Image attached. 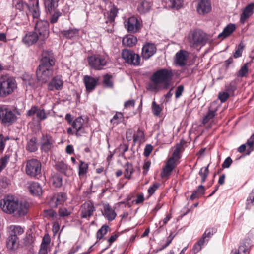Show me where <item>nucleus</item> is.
Listing matches in <instances>:
<instances>
[{
  "mask_svg": "<svg viewBox=\"0 0 254 254\" xmlns=\"http://www.w3.org/2000/svg\"><path fill=\"white\" fill-rule=\"evenodd\" d=\"M55 63V58L52 51H44L42 54V58L39 66L53 68Z\"/></svg>",
  "mask_w": 254,
  "mask_h": 254,
  "instance_id": "11",
  "label": "nucleus"
},
{
  "mask_svg": "<svg viewBox=\"0 0 254 254\" xmlns=\"http://www.w3.org/2000/svg\"><path fill=\"white\" fill-rule=\"evenodd\" d=\"M151 3L146 0H143L138 4L137 9L141 14H144L148 12L151 8Z\"/></svg>",
  "mask_w": 254,
  "mask_h": 254,
  "instance_id": "36",
  "label": "nucleus"
},
{
  "mask_svg": "<svg viewBox=\"0 0 254 254\" xmlns=\"http://www.w3.org/2000/svg\"><path fill=\"white\" fill-rule=\"evenodd\" d=\"M172 76L171 70L166 69L157 70L150 77L148 89L152 92H157L163 89H167L169 86L168 82Z\"/></svg>",
  "mask_w": 254,
  "mask_h": 254,
  "instance_id": "2",
  "label": "nucleus"
},
{
  "mask_svg": "<svg viewBox=\"0 0 254 254\" xmlns=\"http://www.w3.org/2000/svg\"><path fill=\"white\" fill-rule=\"evenodd\" d=\"M254 9V3H250L244 8L240 17V21L242 23H244L246 20L253 14Z\"/></svg>",
  "mask_w": 254,
  "mask_h": 254,
  "instance_id": "22",
  "label": "nucleus"
},
{
  "mask_svg": "<svg viewBox=\"0 0 254 254\" xmlns=\"http://www.w3.org/2000/svg\"><path fill=\"white\" fill-rule=\"evenodd\" d=\"M156 52V47L155 44L147 43L144 44L142 49V56L143 59H148Z\"/></svg>",
  "mask_w": 254,
  "mask_h": 254,
  "instance_id": "17",
  "label": "nucleus"
},
{
  "mask_svg": "<svg viewBox=\"0 0 254 254\" xmlns=\"http://www.w3.org/2000/svg\"><path fill=\"white\" fill-rule=\"evenodd\" d=\"M30 193L33 195L40 196L42 193L41 185L37 182H32L29 187Z\"/></svg>",
  "mask_w": 254,
  "mask_h": 254,
  "instance_id": "30",
  "label": "nucleus"
},
{
  "mask_svg": "<svg viewBox=\"0 0 254 254\" xmlns=\"http://www.w3.org/2000/svg\"><path fill=\"white\" fill-rule=\"evenodd\" d=\"M89 65L95 70H101L109 62L108 56L105 54H94L88 57Z\"/></svg>",
  "mask_w": 254,
  "mask_h": 254,
  "instance_id": "4",
  "label": "nucleus"
},
{
  "mask_svg": "<svg viewBox=\"0 0 254 254\" xmlns=\"http://www.w3.org/2000/svg\"><path fill=\"white\" fill-rule=\"evenodd\" d=\"M51 15V17L49 19L50 22L51 24H54L57 22L58 18L61 16L62 13L57 9L54 10L52 12H48Z\"/></svg>",
  "mask_w": 254,
  "mask_h": 254,
  "instance_id": "46",
  "label": "nucleus"
},
{
  "mask_svg": "<svg viewBox=\"0 0 254 254\" xmlns=\"http://www.w3.org/2000/svg\"><path fill=\"white\" fill-rule=\"evenodd\" d=\"M235 29L236 27L234 24H228L224 28L223 31L218 35V38L221 39H224L230 35Z\"/></svg>",
  "mask_w": 254,
  "mask_h": 254,
  "instance_id": "29",
  "label": "nucleus"
},
{
  "mask_svg": "<svg viewBox=\"0 0 254 254\" xmlns=\"http://www.w3.org/2000/svg\"><path fill=\"white\" fill-rule=\"evenodd\" d=\"M137 42V39L133 35H129L125 37L122 40V44L125 46L133 47Z\"/></svg>",
  "mask_w": 254,
  "mask_h": 254,
  "instance_id": "32",
  "label": "nucleus"
},
{
  "mask_svg": "<svg viewBox=\"0 0 254 254\" xmlns=\"http://www.w3.org/2000/svg\"><path fill=\"white\" fill-rule=\"evenodd\" d=\"M248 63L245 64L239 70L237 76L239 77H243L246 76L248 72Z\"/></svg>",
  "mask_w": 254,
  "mask_h": 254,
  "instance_id": "56",
  "label": "nucleus"
},
{
  "mask_svg": "<svg viewBox=\"0 0 254 254\" xmlns=\"http://www.w3.org/2000/svg\"><path fill=\"white\" fill-rule=\"evenodd\" d=\"M244 46L241 44H240L238 47L236 48L233 56L235 58H237L242 56V49Z\"/></svg>",
  "mask_w": 254,
  "mask_h": 254,
  "instance_id": "64",
  "label": "nucleus"
},
{
  "mask_svg": "<svg viewBox=\"0 0 254 254\" xmlns=\"http://www.w3.org/2000/svg\"><path fill=\"white\" fill-rule=\"evenodd\" d=\"M124 118L123 115L121 112H117L111 119L110 122L113 124L117 125L121 123Z\"/></svg>",
  "mask_w": 254,
  "mask_h": 254,
  "instance_id": "51",
  "label": "nucleus"
},
{
  "mask_svg": "<svg viewBox=\"0 0 254 254\" xmlns=\"http://www.w3.org/2000/svg\"><path fill=\"white\" fill-rule=\"evenodd\" d=\"M84 123V120L82 117L77 118L71 123L72 127L75 130V134L77 136L79 135V131L83 128Z\"/></svg>",
  "mask_w": 254,
  "mask_h": 254,
  "instance_id": "27",
  "label": "nucleus"
},
{
  "mask_svg": "<svg viewBox=\"0 0 254 254\" xmlns=\"http://www.w3.org/2000/svg\"><path fill=\"white\" fill-rule=\"evenodd\" d=\"M34 115H36V117L39 120L42 121L47 119L48 113L44 109L34 106L27 111V115L28 116H32Z\"/></svg>",
  "mask_w": 254,
  "mask_h": 254,
  "instance_id": "14",
  "label": "nucleus"
},
{
  "mask_svg": "<svg viewBox=\"0 0 254 254\" xmlns=\"http://www.w3.org/2000/svg\"><path fill=\"white\" fill-rule=\"evenodd\" d=\"M35 31L40 37V41L43 42L49 37V24L47 21L37 20L35 26Z\"/></svg>",
  "mask_w": 254,
  "mask_h": 254,
  "instance_id": "6",
  "label": "nucleus"
},
{
  "mask_svg": "<svg viewBox=\"0 0 254 254\" xmlns=\"http://www.w3.org/2000/svg\"><path fill=\"white\" fill-rule=\"evenodd\" d=\"M2 210L15 217L24 216L28 212V204L26 202H19L13 196H7L0 200Z\"/></svg>",
  "mask_w": 254,
  "mask_h": 254,
  "instance_id": "1",
  "label": "nucleus"
},
{
  "mask_svg": "<svg viewBox=\"0 0 254 254\" xmlns=\"http://www.w3.org/2000/svg\"><path fill=\"white\" fill-rule=\"evenodd\" d=\"M133 137L134 143L138 142L140 143L144 141L145 135L143 131L139 128L136 133L133 134Z\"/></svg>",
  "mask_w": 254,
  "mask_h": 254,
  "instance_id": "45",
  "label": "nucleus"
},
{
  "mask_svg": "<svg viewBox=\"0 0 254 254\" xmlns=\"http://www.w3.org/2000/svg\"><path fill=\"white\" fill-rule=\"evenodd\" d=\"M196 10L200 15H204L211 10V2L208 0H198Z\"/></svg>",
  "mask_w": 254,
  "mask_h": 254,
  "instance_id": "16",
  "label": "nucleus"
},
{
  "mask_svg": "<svg viewBox=\"0 0 254 254\" xmlns=\"http://www.w3.org/2000/svg\"><path fill=\"white\" fill-rule=\"evenodd\" d=\"M64 83L61 78L58 76L54 77L48 85L49 90H61L63 87Z\"/></svg>",
  "mask_w": 254,
  "mask_h": 254,
  "instance_id": "20",
  "label": "nucleus"
},
{
  "mask_svg": "<svg viewBox=\"0 0 254 254\" xmlns=\"http://www.w3.org/2000/svg\"><path fill=\"white\" fill-rule=\"evenodd\" d=\"M183 0H169V6L176 9H180L183 5Z\"/></svg>",
  "mask_w": 254,
  "mask_h": 254,
  "instance_id": "48",
  "label": "nucleus"
},
{
  "mask_svg": "<svg viewBox=\"0 0 254 254\" xmlns=\"http://www.w3.org/2000/svg\"><path fill=\"white\" fill-rule=\"evenodd\" d=\"M40 41V37L35 31H30L26 33L22 39L23 42L27 46H30Z\"/></svg>",
  "mask_w": 254,
  "mask_h": 254,
  "instance_id": "18",
  "label": "nucleus"
},
{
  "mask_svg": "<svg viewBox=\"0 0 254 254\" xmlns=\"http://www.w3.org/2000/svg\"><path fill=\"white\" fill-rule=\"evenodd\" d=\"M209 165L206 167H202L200 169L199 172V175L201 177V183H203L208 175L209 174V170H208Z\"/></svg>",
  "mask_w": 254,
  "mask_h": 254,
  "instance_id": "50",
  "label": "nucleus"
},
{
  "mask_svg": "<svg viewBox=\"0 0 254 254\" xmlns=\"http://www.w3.org/2000/svg\"><path fill=\"white\" fill-rule=\"evenodd\" d=\"M102 215L109 221H112L116 216V213L109 204H105L102 212Z\"/></svg>",
  "mask_w": 254,
  "mask_h": 254,
  "instance_id": "24",
  "label": "nucleus"
},
{
  "mask_svg": "<svg viewBox=\"0 0 254 254\" xmlns=\"http://www.w3.org/2000/svg\"><path fill=\"white\" fill-rule=\"evenodd\" d=\"M205 191L204 187L201 185H199L197 189L194 190L192 193V194L190 196V199L191 200H193L195 198L199 197L200 196L203 195Z\"/></svg>",
  "mask_w": 254,
  "mask_h": 254,
  "instance_id": "40",
  "label": "nucleus"
},
{
  "mask_svg": "<svg viewBox=\"0 0 254 254\" xmlns=\"http://www.w3.org/2000/svg\"><path fill=\"white\" fill-rule=\"evenodd\" d=\"M152 110L153 114L156 116L159 115L162 110L160 105L157 104L155 101H153L152 103Z\"/></svg>",
  "mask_w": 254,
  "mask_h": 254,
  "instance_id": "55",
  "label": "nucleus"
},
{
  "mask_svg": "<svg viewBox=\"0 0 254 254\" xmlns=\"http://www.w3.org/2000/svg\"><path fill=\"white\" fill-rule=\"evenodd\" d=\"M125 26L128 32L135 33L140 28V24L138 19L134 16L128 19Z\"/></svg>",
  "mask_w": 254,
  "mask_h": 254,
  "instance_id": "15",
  "label": "nucleus"
},
{
  "mask_svg": "<svg viewBox=\"0 0 254 254\" xmlns=\"http://www.w3.org/2000/svg\"><path fill=\"white\" fill-rule=\"evenodd\" d=\"M16 117L10 109L4 106H0V120L3 123H11L16 120Z\"/></svg>",
  "mask_w": 254,
  "mask_h": 254,
  "instance_id": "12",
  "label": "nucleus"
},
{
  "mask_svg": "<svg viewBox=\"0 0 254 254\" xmlns=\"http://www.w3.org/2000/svg\"><path fill=\"white\" fill-rule=\"evenodd\" d=\"M25 172L28 175L32 177H36L41 172L40 161L36 159H31L27 160L26 163Z\"/></svg>",
  "mask_w": 254,
  "mask_h": 254,
  "instance_id": "5",
  "label": "nucleus"
},
{
  "mask_svg": "<svg viewBox=\"0 0 254 254\" xmlns=\"http://www.w3.org/2000/svg\"><path fill=\"white\" fill-rule=\"evenodd\" d=\"M30 14L32 16L34 19H38L40 16V10L39 7L38 1L36 2L35 4H33L32 6H28Z\"/></svg>",
  "mask_w": 254,
  "mask_h": 254,
  "instance_id": "35",
  "label": "nucleus"
},
{
  "mask_svg": "<svg viewBox=\"0 0 254 254\" xmlns=\"http://www.w3.org/2000/svg\"><path fill=\"white\" fill-rule=\"evenodd\" d=\"M205 244V243L203 242V241L199 239V240L197 241L196 243L195 244L193 247V251L194 253H196L198 252L200 250H201L202 247Z\"/></svg>",
  "mask_w": 254,
  "mask_h": 254,
  "instance_id": "59",
  "label": "nucleus"
},
{
  "mask_svg": "<svg viewBox=\"0 0 254 254\" xmlns=\"http://www.w3.org/2000/svg\"><path fill=\"white\" fill-rule=\"evenodd\" d=\"M52 200L55 201V206H57L65 201L66 195L63 192L58 193L56 196H54Z\"/></svg>",
  "mask_w": 254,
  "mask_h": 254,
  "instance_id": "42",
  "label": "nucleus"
},
{
  "mask_svg": "<svg viewBox=\"0 0 254 254\" xmlns=\"http://www.w3.org/2000/svg\"><path fill=\"white\" fill-rule=\"evenodd\" d=\"M98 79L86 75L84 77V82L88 91L93 90L96 86Z\"/></svg>",
  "mask_w": 254,
  "mask_h": 254,
  "instance_id": "25",
  "label": "nucleus"
},
{
  "mask_svg": "<svg viewBox=\"0 0 254 254\" xmlns=\"http://www.w3.org/2000/svg\"><path fill=\"white\" fill-rule=\"evenodd\" d=\"M230 95L226 91L220 92L218 94V98L222 103L225 102L229 97Z\"/></svg>",
  "mask_w": 254,
  "mask_h": 254,
  "instance_id": "61",
  "label": "nucleus"
},
{
  "mask_svg": "<svg viewBox=\"0 0 254 254\" xmlns=\"http://www.w3.org/2000/svg\"><path fill=\"white\" fill-rule=\"evenodd\" d=\"M95 210L92 202L90 201L85 202L81 206L79 210L81 218H87L90 217L93 215Z\"/></svg>",
  "mask_w": 254,
  "mask_h": 254,
  "instance_id": "13",
  "label": "nucleus"
},
{
  "mask_svg": "<svg viewBox=\"0 0 254 254\" xmlns=\"http://www.w3.org/2000/svg\"><path fill=\"white\" fill-rule=\"evenodd\" d=\"M117 9L114 6H112L110 10L104 14L107 23H113L114 21L115 18L117 14Z\"/></svg>",
  "mask_w": 254,
  "mask_h": 254,
  "instance_id": "31",
  "label": "nucleus"
},
{
  "mask_svg": "<svg viewBox=\"0 0 254 254\" xmlns=\"http://www.w3.org/2000/svg\"><path fill=\"white\" fill-rule=\"evenodd\" d=\"M50 243H51L50 236L48 234H45L43 238L42 242L41 244V246H44L45 247L48 248V246L50 244Z\"/></svg>",
  "mask_w": 254,
  "mask_h": 254,
  "instance_id": "60",
  "label": "nucleus"
},
{
  "mask_svg": "<svg viewBox=\"0 0 254 254\" xmlns=\"http://www.w3.org/2000/svg\"><path fill=\"white\" fill-rule=\"evenodd\" d=\"M188 40L191 47H197L205 40V34L200 30L191 31L189 34Z\"/></svg>",
  "mask_w": 254,
  "mask_h": 254,
  "instance_id": "7",
  "label": "nucleus"
},
{
  "mask_svg": "<svg viewBox=\"0 0 254 254\" xmlns=\"http://www.w3.org/2000/svg\"><path fill=\"white\" fill-rule=\"evenodd\" d=\"M88 165L87 163L82 161H79L78 166V175L80 178H83L87 173Z\"/></svg>",
  "mask_w": 254,
  "mask_h": 254,
  "instance_id": "37",
  "label": "nucleus"
},
{
  "mask_svg": "<svg viewBox=\"0 0 254 254\" xmlns=\"http://www.w3.org/2000/svg\"><path fill=\"white\" fill-rule=\"evenodd\" d=\"M13 4L16 9L21 11L24 10L26 8L28 7L27 4L24 3L22 0H13Z\"/></svg>",
  "mask_w": 254,
  "mask_h": 254,
  "instance_id": "49",
  "label": "nucleus"
},
{
  "mask_svg": "<svg viewBox=\"0 0 254 254\" xmlns=\"http://www.w3.org/2000/svg\"><path fill=\"white\" fill-rule=\"evenodd\" d=\"M55 169L65 176H69L72 174V169L63 161L58 162L55 164Z\"/></svg>",
  "mask_w": 254,
  "mask_h": 254,
  "instance_id": "19",
  "label": "nucleus"
},
{
  "mask_svg": "<svg viewBox=\"0 0 254 254\" xmlns=\"http://www.w3.org/2000/svg\"><path fill=\"white\" fill-rule=\"evenodd\" d=\"M216 232L217 229L214 227L207 228L206 229L200 239L205 243H207Z\"/></svg>",
  "mask_w": 254,
  "mask_h": 254,
  "instance_id": "34",
  "label": "nucleus"
},
{
  "mask_svg": "<svg viewBox=\"0 0 254 254\" xmlns=\"http://www.w3.org/2000/svg\"><path fill=\"white\" fill-rule=\"evenodd\" d=\"M236 85L233 82H231L229 84L225 86V91L230 95L234 94V92L236 90Z\"/></svg>",
  "mask_w": 254,
  "mask_h": 254,
  "instance_id": "58",
  "label": "nucleus"
},
{
  "mask_svg": "<svg viewBox=\"0 0 254 254\" xmlns=\"http://www.w3.org/2000/svg\"><path fill=\"white\" fill-rule=\"evenodd\" d=\"M188 56V52L185 50H180L176 54L175 61L180 66H183L186 64Z\"/></svg>",
  "mask_w": 254,
  "mask_h": 254,
  "instance_id": "21",
  "label": "nucleus"
},
{
  "mask_svg": "<svg viewBox=\"0 0 254 254\" xmlns=\"http://www.w3.org/2000/svg\"><path fill=\"white\" fill-rule=\"evenodd\" d=\"M9 159L10 155L8 154H5L4 157L0 159V172L6 166Z\"/></svg>",
  "mask_w": 254,
  "mask_h": 254,
  "instance_id": "53",
  "label": "nucleus"
},
{
  "mask_svg": "<svg viewBox=\"0 0 254 254\" xmlns=\"http://www.w3.org/2000/svg\"><path fill=\"white\" fill-rule=\"evenodd\" d=\"M109 229V227L108 226H102L101 228L97 232V238L98 239H102L103 237V236L107 234Z\"/></svg>",
  "mask_w": 254,
  "mask_h": 254,
  "instance_id": "52",
  "label": "nucleus"
},
{
  "mask_svg": "<svg viewBox=\"0 0 254 254\" xmlns=\"http://www.w3.org/2000/svg\"><path fill=\"white\" fill-rule=\"evenodd\" d=\"M254 144V141L252 140H251L250 138L248 139L246 144V146H248L249 147L247 149V155H249L250 153L254 150V147H253V145Z\"/></svg>",
  "mask_w": 254,
  "mask_h": 254,
  "instance_id": "62",
  "label": "nucleus"
},
{
  "mask_svg": "<svg viewBox=\"0 0 254 254\" xmlns=\"http://www.w3.org/2000/svg\"><path fill=\"white\" fill-rule=\"evenodd\" d=\"M50 182L56 187H60L62 185V178L58 174H54L50 178Z\"/></svg>",
  "mask_w": 254,
  "mask_h": 254,
  "instance_id": "44",
  "label": "nucleus"
},
{
  "mask_svg": "<svg viewBox=\"0 0 254 254\" xmlns=\"http://www.w3.org/2000/svg\"><path fill=\"white\" fill-rule=\"evenodd\" d=\"M26 149L30 152H35L38 149L36 137H32L28 141Z\"/></svg>",
  "mask_w": 254,
  "mask_h": 254,
  "instance_id": "39",
  "label": "nucleus"
},
{
  "mask_svg": "<svg viewBox=\"0 0 254 254\" xmlns=\"http://www.w3.org/2000/svg\"><path fill=\"white\" fill-rule=\"evenodd\" d=\"M112 76L106 74L104 76L103 84L105 87L108 88H112L113 83L112 80Z\"/></svg>",
  "mask_w": 254,
  "mask_h": 254,
  "instance_id": "54",
  "label": "nucleus"
},
{
  "mask_svg": "<svg viewBox=\"0 0 254 254\" xmlns=\"http://www.w3.org/2000/svg\"><path fill=\"white\" fill-rule=\"evenodd\" d=\"M122 58L128 64L137 66L140 64V58L139 55L128 49H124L122 52Z\"/></svg>",
  "mask_w": 254,
  "mask_h": 254,
  "instance_id": "9",
  "label": "nucleus"
},
{
  "mask_svg": "<svg viewBox=\"0 0 254 254\" xmlns=\"http://www.w3.org/2000/svg\"><path fill=\"white\" fill-rule=\"evenodd\" d=\"M175 167L173 158H169L161 173V177L163 178L169 176Z\"/></svg>",
  "mask_w": 254,
  "mask_h": 254,
  "instance_id": "23",
  "label": "nucleus"
},
{
  "mask_svg": "<svg viewBox=\"0 0 254 254\" xmlns=\"http://www.w3.org/2000/svg\"><path fill=\"white\" fill-rule=\"evenodd\" d=\"M216 111V109L215 110H209L206 115L203 118L202 121L203 124H206L212 120L215 117Z\"/></svg>",
  "mask_w": 254,
  "mask_h": 254,
  "instance_id": "47",
  "label": "nucleus"
},
{
  "mask_svg": "<svg viewBox=\"0 0 254 254\" xmlns=\"http://www.w3.org/2000/svg\"><path fill=\"white\" fill-rule=\"evenodd\" d=\"M16 88L17 83L13 77L8 75H2L0 77V97H7Z\"/></svg>",
  "mask_w": 254,
  "mask_h": 254,
  "instance_id": "3",
  "label": "nucleus"
},
{
  "mask_svg": "<svg viewBox=\"0 0 254 254\" xmlns=\"http://www.w3.org/2000/svg\"><path fill=\"white\" fill-rule=\"evenodd\" d=\"M54 73L53 68L38 66L36 70L37 79L41 83H46Z\"/></svg>",
  "mask_w": 254,
  "mask_h": 254,
  "instance_id": "10",
  "label": "nucleus"
},
{
  "mask_svg": "<svg viewBox=\"0 0 254 254\" xmlns=\"http://www.w3.org/2000/svg\"><path fill=\"white\" fill-rule=\"evenodd\" d=\"M159 184L158 183H154L151 186H150L148 189V193L149 196L152 195L154 193L155 191L158 189Z\"/></svg>",
  "mask_w": 254,
  "mask_h": 254,
  "instance_id": "63",
  "label": "nucleus"
},
{
  "mask_svg": "<svg viewBox=\"0 0 254 254\" xmlns=\"http://www.w3.org/2000/svg\"><path fill=\"white\" fill-rule=\"evenodd\" d=\"M9 234L17 237L24 232V229L19 226L11 225L9 227Z\"/></svg>",
  "mask_w": 254,
  "mask_h": 254,
  "instance_id": "41",
  "label": "nucleus"
},
{
  "mask_svg": "<svg viewBox=\"0 0 254 254\" xmlns=\"http://www.w3.org/2000/svg\"><path fill=\"white\" fill-rule=\"evenodd\" d=\"M55 142L52 136L47 133L42 134L40 139V149L42 152L48 153L53 148Z\"/></svg>",
  "mask_w": 254,
  "mask_h": 254,
  "instance_id": "8",
  "label": "nucleus"
},
{
  "mask_svg": "<svg viewBox=\"0 0 254 254\" xmlns=\"http://www.w3.org/2000/svg\"><path fill=\"white\" fill-rule=\"evenodd\" d=\"M183 147V144L181 143L176 144L175 149L172 154V156L170 158H173V162H175V160L181 157V151Z\"/></svg>",
  "mask_w": 254,
  "mask_h": 254,
  "instance_id": "43",
  "label": "nucleus"
},
{
  "mask_svg": "<svg viewBox=\"0 0 254 254\" xmlns=\"http://www.w3.org/2000/svg\"><path fill=\"white\" fill-rule=\"evenodd\" d=\"M60 0H44V6L47 12H52L58 6Z\"/></svg>",
  "mask_w": 254,
  "mask_h": 254,
  "instance_id": "28",
  "label": "nucleus"
},
{
  "mask_svg": "<svg viewBox=\"0 0 254 254\" xmlns=\"http://www.w3.org/2000/svg\"><path fill=\"white\" fill-rule=\"evenodd\" d=\"M58 213L61 217H65L68 216L71 213V210L65 207H62L59 208Z\"/></svg>",
  "mask_w": 254,
  "mask_h": 254,
  "instance_id": "57",
  "label": "nucleus"
},
{
  "mask_svg": "<svg viewBox=\"0 0 254 254\" xmlns=\"http://www.w3.org/2000/svg\"><path fill=\"white\" fill-rule=\"evenodd\" d=\"M124 176L127 179H130L133 173L134 172V169L133 165L131 163L127 162L124 165Z\"/></svg>",
  "mask_w": 254,
  "mask_h": 254,
  "instance_id": "38",
  "label": "nucleus"
},
{
  "mask_svg": "<svg viewBox=\"0 0 254 254\" xmlns=\"http://www.w3.org/2000/svg\"><path fill=\"white\" fill-rule=\"evenodd\" d=\"M19 240L18 237L9 234L7 239L6 245L9 250H13L18 247Z\"/></svg>",
  "mask_w": 254,
  "mask_h": 254,
  "instance_id": "26",
  "label": "nucleus"
},
{
  "mask_svg": "<svg viewBox=\"0 0 254 254\" xmlns=\"http://www.w3.org/2000/svg\"><path fill=\"white\" fill-rule=\"evenodd\" d=\"M63 36L66 38L73 39L79 36V30L77 29H70L61 32Z\"/></svg>",
  "mask_w": 254,
  "mask_h": 254,
  "instance_id": "33",
  "label": "nucleus"
}]
</instances>
